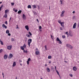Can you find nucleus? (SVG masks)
I'll return each mask as SVG.
<instances>
[{
    "mask_svg": "<svg viewBox=\"0 0 79 79\" xmlns=\"http://www.w3.org/2000/svg\"><path fill=\"white\" fill-rule=\"evenodd\" d=\"M58 22L59 24H60L61 26L62 27H64V22H61L60 20H58Z\"/></svg>",
    "mask_w": 79,
    "mask_h": 79,
    "instance_id": "1",
    "label": "nucleus"
},
{
    "mask_svg": "<svg viewBox=\"0 0 79 79\" xmlns=\"http://www.w3.org/2000/svg\"><path fill=\"white\" fill-rule=\"evenodd\" d=\"M66 46L67 47H68L70 49H73V46L70 45L69 44H66Z\"/></svg>",
    "mask_w": 79,
    "mask_h": 79,
    "instance_id": "2",
    "label": "nucleus"
},
{
    "mask_svg": "<svg viewBox=\"0 0 79 79\" xmlns=\"http://www.w3.org/2000/svg\"><path fill=\"white\" fill-rule=\"evenodd\" d=\"M31 42H32V39H29L28 40V45L29 47H30V45Z\"/></svg>",
    "mask_w": 79,
    "mask_h": 79,
    "instance_id": "3",
    "label": "nucleus"
},
{
    "mask_svg": "<svg viewBox=\"0 0 79 79\" xmlns=\"http://www.w3.org/2000/svg\"><path fill=\"white\" fill-rule=\"evenodd\" d=\"M12 47V46H8L7 47V48L8 50H11V48Z\"/></svg>",
    "mask_w": 79,
    "mask_h": 79,
    "instance_id": "4",
    "label": "nucleus"
},
{
    "mask_svg": "<svg viewBox=\"0 0 79 79\" xmlns=\"http://www.w3.org/2000/svg\"><path fill=\"white\" fill-rule=\"evenodd\" d=\"M13 54H10L9 55V57L8 58L9 59V60H10V59H11V58H13Z\"/></svg>",
    "mask_w": 79,
    "mask_h": 79,
    "instance_id": "5",
    "label": "nucleus"
},
{
    "mask_svg": "<svg viewBox=\"0 0 79 79\" xmlns=\"http://www.w3.org/2000/svg\"><path fill=\"white\" fill-rule=\"evenodd\" d=\"M64 12H65V11L64 10H63L62 11V12H61L60 16H61L63 17V16H64V15L63 14L64 13Z\"/></svg>",
    "mask_w": 79,
    "mask_h": 79,
    "instance_id": "6",
    "label": "nucleus"
},
{
    "mask_svg": "<svg viewBox=\"0 0 79 79\" xmlns=\"http://www.w3.org/2000/svg\"><path fill=\"white\" fill-rule=\"evenodd\" d=\"M23 18L24 20H26V15L24 14H23Z\"/></svg>",
    "mask_w": 79,
    "mask_h": 79,
    "instance_id": "7",
    "label": "nucleus"
},
{
    "mask_svg": "<svg viewBox=\"0 0 79 79\" xmlns=\"http://www.w3.org/2000/svg\"><path fill=\"white\" fill-rule=\"evenodd\" d=\"M76 23H75L73 26V29H76Z\"/></svg>",
    "mask_w": 79,
    "mask_h": 79,
    "instance_id": "8",
    "label": "nucleus"
},
{
    "mask_svg": "<svg viewBox=\"0 0 79 79\" xmlns=\"http://www.w3.org/2000/svg\"><path fill=\"white\" fill-rule=\"evenodd\" d=\"M25 29L27 30V31H28L29 30V26L28 25H26L25 26Z\"/></svg>",
    "mask_w": 79,
    "mask_h": 79,
    "instance_id": "9",
    "label": "nucleus"
},
{
    "mask_svg": "<svg viewBox=\"0 0 79 79\" xmlns=\"http://www.w3.org/2000/svg\"><path fill=\"white\" fill-rule=\"evenodd\" d=\"M7 55L6 54H5L4 56V59L6 60V59H7Z\"/></svg>",
    "mask_w": 79,
    "mask_h": 79,
    "instance_id": "10",
    "label": "nucleus"
},
{
    "mask_svg": "<svg viewBox=\"0 0 79 79\" xmlns=\"http://www.w3.org/2000/svg\"><path fill=\"white\" fill-rule=\"evenodd\" d=\"M31 61V58H29L27 61V63L28 65V64H29V61Z\"/></svg>",
    "mask_w": 79,
    "mask_h": 79,
    "instance_id": "11",
    "label": "nucleus"
},
{
    "mask_svg": "<svg viewBox=\"0 0 79 79\" xmlns=\"http://www.w3.org/2000/svg\"><path fill=\"white\" fill-rule=\"evenodd\" d=\"M73 71H76V70H77V68L76 67H74L73 68Z\"/></svg>",
    "mask_w": 79,
    "mask_h": 79,
    "instance_id": "12",
    "label": "nucleus"
},
{
    "mask_svg": "<svg viewBox=\"0 0 79 79\" xmlns=\"http://www.w3.org/2000/svg\"><path fill=\"white\" fill-rule=\"evenodd\" d=\"M47 71H48V73H49V72L50 71V69L49 68H47Z\"/></svg>",
    "mask_w": 79,
    "mask_h": 79,
    "instance_id": "13",
    "label": "nucleus"
},
{
    "mask_svg": "<svg viewBox=\"0 0 79 79\" xmlns=\"http://www.w3.org/2000/svg\"><path fill=\"white\" fill-rule=\"evenodd\" d=\"M8 12H9V10H5V14H7Z\"/></svg>",
    "mask_w": 79,
    "mask_h": 79,
    "instance_id": "14",
    "label": "nucleus"
},
{
    "mask_svg": "<svg viewBox=\"0 0 79 79\" xmlns=\"http://www.w3.org/2000/svg\"><path fill=\"white\" fill-rule=\"evenodd\" d=\"M15 66H16V62H14L13 63V66L14 67Z\"/></svg>",
    "mask_w": 79,
    "mask_h": 79,
    "instance_id": "15",
    "label": "nucleus"
},
{
    "mask_svg": "<svg viewBox=\"0 0 79 79\" xmlns=\"http://www.w3.org/2000/svg\"><path fill=\"white\" fill-rule=\"evenodd\" d=\"M69 35H70V36H71V37H73V34L69 32Z\"/></svg>",
    "mask_w": 79,
    "mask_h": 79,
    "instance_id": "16",
    "label": "nucleus"
},
{
    "mask_svg": "<svg viewBox=\"0 0 79 79\" xmlns=\"http://www.w3.org/2000/svg\"><path fill=\"white\" fill-rule=\"evenodd\" d=\"M56 72L57 73V74L58 75V76L60 77V74H59V72L58 71H57V70H56Z\"/></svg>",
    "mask_w": 79,
    "mask_h": 79,
    "instance_id": "17",
    "label": "nucleus"
},
{
    "mask_svg": "<svg viewBox=\"0 0 79 79\" xmlns=\"http://www.w3.org/2000/svg\"><path fill=\"white\" fill-rule=\"evenodd\" d=\"M20 48L21 50H22L24 51V48L23 46H21L20 47Z\"/></svg>",
    "mask_w": 79,
    "mask_h": 79,
    "instance_id": "18",
    "label": "nucleus"
},
{
    "mask_svg": "<svg viewBox=\"0 0 79 79\" xmlns=\"http://www.w3.org/2000/svg\"><path fill=\"white\" fill-rule=\"evenodd\" d=\"M21 12H22V11H21V10H20L18 11V14H20L21 13Z\"/></svg>",
    "mask_w": 79,
    "mask_h": 79,
    "instance_id": "19",
    "label": "nucleus"
},
{
    "mask_svg": "<svg viewBox=\"0 0 79 79\" xmlns=\"http://www.w3.org/2000/svg\"><path fill=\"white\" fill-rule=\"evenodd\" d=\"M39 51H36L35 52V53L36 55H39Z\"/></svg>",
    "mask_w": 79,
    "mask_h": 79,
    "instance_id": "20",
    "label": "nucleus"
},
{
    "mask_svg": "<svg viewBox=\"0 0 79 79\" xmlns=\"http://www.w3.org/2000/svg\"><path fill=\"white\" fill-rule=\"evenodd\" d=\"M9 32H10V31H9V30H7L6 31V34H9Z\"/></svg>",
    "mask_w": 79,
    "mask_h": 79,
    "instance_id": "21",
    "label": "nucleus"
},
{
    "mask_svg": "<svg viewBox=\"0 0 79 79\" xmlns=\"http://www.w3.org/2000/svg\"><path fill=\"white\" fill-rule=\"evenodd\" d=\"M32 6L34 8H37V6L35 5Z\"/></svg>",
    "mask_w": 79,
    "mask_h": 79,
    "instance_id": "22",
    "label": "nucleus"
},
{
    "mask_svg": "<svg viewBox=\"0 0 79 79\" xmlns=\"http://www.w3.org/2000/svg\"><path fill=\"white\" fill-rule=\"evenodd\" d=\"M28 8H31V5H29L27 6Z\"/></svg>",
    "mask_w": 79,
    "mask_h": 79,
    "instance_id": "23",
    "label": "nucleus"
},
{
    "mask_svg": "<svg viewBox=\"0 0 79 79\" xmlns=\"http://www.w3.org/2000/svg\"><path fill=\"white\" fill-rule=\"evenodd\" d=\"M48 59H51L52 58V56H49L48 57Z\"/></svg>",
    "mask_w": 79,
    "mask_h": 79,
    "instance_id": "24",
    "label": "nucleus"
},
{
    "mask_svg": "<svg viewBox=\"0 0 79 79\" xmlns=\"http://www.w3.org/2000/svg\"><path fill=\"white\" fill-rule=\"evenodd\" d=\"M23 52L26 53H27V50L25 51V50H23Z\"/></svg>",
    "mask_w": 79,
    "mask_h": 79,
    "instance_id": "25",
    "label": "nucleus"
},
{
    "mask_svg": "<svg viewBox=\"0 0 79 79\" xmlns=\"http://www.w3.org/2000/svg\"><path fill=\"white\" fill-rule=\"evenodd\" d=\"M4 18H7V14H5L4 15Z\"/></svg>",
    "mask_w": 79,
    "mask_h": 79,
    "instance_id": "26",
    "label": "nucleus"
},
{
    "mask_svg": "<svg viewBox=\"0 0 79 79\" xmlns=\"http://www.w3.org/2000/svg\"><path fill=\"white\" fill-rule=\"evenodd\" d=\"M56 40L57 41H58V42H59V41H60V39L58 38H57Z\"/></svg>",
    "mask_w": 79,
    "mask_h": 79,
    "instance_id": "27",
    "label": "nucleus"
},
{
    "mask_svg": "<svg viewBox=\"0 0 79 79\" xmlns=\"http://www.w3.org/2000/svg\"><path fill=\"white\" fill-rule=\"evenodd\" d=\"M11 40L12 42H14V41H15V39H14L13 38H12Z\"/></svg>",
    "mask_w": 79,
    "mask_h": 79,
    "instance_id": "28",
    "label": "nucleus"
},
{
    "mask_svg": "<svg viewBox=\"0 0 79 79\" xmlns=\"http://www.w3.org/2000/svg\"><path fill=\"white\" fill-rule=\"evenodd\" d=\"M23 48H26V45H25V44H24L23 45V46H22Z\"/></svg>",
    "mask_w": 79,
    "mask_h": 79,
    "instance_id": "29",
    "label": "nucleus"
},
{
    "mask_svg": "<svg viewBox=\"0 0 79 79\" xmlns=\"http://www.w3.org/2000/svg\"><path fill=\"white\" fill-rule=\"evenodd\" d=\"M1 42V45H3V42H2V41H1V42Z\"/></svg>",
    "mask_w": 79,
    "mask_h": 79,
    "instance_id": "30",
    "label": "nucleus"
},
{
    "mask_svg": "<svg viewBox=\"0 0 79 79\" xmlns=\"http://www.w3.org/2000/svg\"><path fill=\"white\" fill-rule=\"evenodd\" d=\"M65 35H62V38H63V39H65Z\"/></svg>",
    "mask_w": 79,
    "mask_h": 79,
    "instance_id": "31",
    "label": "nucleus"
},
{
    "mask_svg": "<svg viewBox=\"0 0 79 79\" xmlns=\"http://www.w3.org/2000/svg\"><path fill=\"white\" fill-rule=\"evenodd\" d=\"M51 68L52 69V70H53V69H55L53 66H51Z\"/></svg>",
    "mask_w": 79,
    "mask_h": 79,
    "instance_id": "32",
    "label": "nucleus"
},
{
    "mask_svg": "<svg viewBox=\"0 0 79 79\" xmlns=\"http://www.w3.org/2000/svg\"><path fill=\"white\" fill-rule=\"evenodd\" d=\"M59 43L60 44H62V42L61 41V40H60V41H59Z\"/></svg>",
    "mask_w": 79,
    "mask_h": 79,
    "instance_id": "33",
    "label": "nucleus"
},
{
    "mask_svg": "<svg viewBox=\"0 0 79 79\" xmlns=\"http://www.w3.org/2000/svg\"><path fill=\"white\" fill-rule=\"evenodd\" d=\"M60 2H61V4L62 5V4H63V3H62V2H63V0H60Z\"/></svg>",
    "mask_w": 79,
    "mask_h": 79,
    "instance_id": "34",
    "label": "nucleus"
},
{
    "mask_svg": "<svg viewBox=\"0 0 79 79\" xmlns=\"http://www.w3.org/2000/svg\"><path fill=\"white\" fill-rule=\"evenodd\" d=\"M76 16H74L73 18V19H76Z\"/></svg>",
    "mask_w": 79,
    "mask_h": 79,
    "instance_id": "35",
    "label": "nucleus"
},
{
    "mask_svg": "<svg viewBox=\"0 0 79 79\" xmlns=\"http://www.w3.org/2000/svg\"><path fill=\"white\" fill-rule=\"evenodd\" d=\"M2 75L3 76V78H4V77L5 76V75L4 74V73H2Z\"/></svg>",
    "mask_w": 79,
    "mask_h": 79,
    "instance_id": "36",
    "label": "nucleus"
},
{
    "mask_svg": "<svg viewBox=\"0 0 79 79\" xmlns=\"http://www.w3.org/2000/svg\"><path fill=\"white\" fill-rule=\"evenodd\" d=\"M69 76H70L71 77H73V74H69Z\"/></svg>",
    "mask_w": 79,
    "mask_h": 79,
    "instance_id": "37",
    "label": "nucleus"
},
{
    "mask_svg": "<svg viewBox=\"0 0 79 79\" xmlns=\"http://www.w3.org/2000/svg\"><path fill=\"white\" fill-rule=\"evenodd\" d=\"M29 34H30V35L31 36V35H32V34H31V32L30 31H29L28 32Z\"/></svg>",
    "mask_w": 79,
    "mask_h": 79,
    "instance_id": "38",
    "label": "nucleus"
},
{
    "mask_svg": "<svg viewBox=\"0 0 79 79\" xmlns=\"http://www.w3.org/2000/svg\"><path fill=\"white\" fill-rule=\"evenodd\" d=\"M2 52H3V49H0V53H2Z\"/></svg>",
    "mask_w": 79,
    "mask_h": 79,
    "instance_id": "39",
    "label": "nucleus"
},
{
    "mask_svg": "<svg viewBox=\"0 0 79 79\" xmlns=\"http://www.w3.org/2000/svg\"><path fill=\"white\" fill-rule=\"evenodd\" d=\"M14 4H15L14 3H11V5H12V6H13L14 5Z\"/></svg>",
    "mask_w": 79,
    "mask_h": 79,
    "instance_id": "40",
    "label": "nucleus"
},
{
    "mask_svg": "<svg viewBox=\"0 0 79 79\" xmlns=\"http://www.w3.org/2000/svg\"><path fill=\"white\" fill-rule=\"evenodd\" d=\"M5 25L4 24H2V27H5Z\"/></svg>",
    "mask_w": 79,
    "mask_h": 79,
    "instance_id": "41",
    "label": "nucleus"
},
{
    "mask_svg": "<svg viewBox=\"0 0 79 79\" xmlns=\"http://www.w3.org/2000/svg\"><path fill=\"white\" fill-rule=\"evenodd\" d=\"M40 29H42V27L41 26H40L39 27Z\"/></svg>",
    "mask_w": 79,
    "mask_h": 79,
    "instance_id": "42",
    "label": "nucleus"
},
{
    "mask_svg": "<svg viewBox=\"0 0 79 79\" xmlns=\"http://www.w3.org/2000/svg\"><path fill=\"white\" fill-rule=\"evenodd\" d=\"M5 23L6 24H8V22H7V21H6Z\"/></svg>",
    "mask_w": 79,
    "mask_h": 79,
    "instance_id": "43",
    "label": "nucleus"
},
{
    "mask_svg": "<svg viewBox=\"0 0 79 79\" xmlns=\"http://www.w3.org/2000/svg\"><path fill=\"white\" fill-rule=\"evenodd\" d=\"M8 34V35H9V36H10V35H11V34L9 33Z\"/></svg>",
    "mask_w": 79,
    "mask_h": 79,
    "instance_id": "44",
    "label": "nucleus"
},
{
    "mask_svg": "<svg viewBox=\"0 0 79 79\" xmlns=\"http://www.w3.org/2000/svg\"><path fill=\"white\" fill-rule=\"evenodd\" d=\"M17 11H18V10H15V13H16V12H17Z\"/></svg>",
    "mask_w": 79,
    "mask_h": 79,
    "instance_id": "45",
    "label": "nucleus"
},
{
    "mask_svg": "<svg viewBox=\"0 0 79 79\" xmlns=\"http://www.w3.org/2000/svg\"><path fill=\"white\" fill-rule=\"evenodd\" d=\"M51 38H52V40H53V36L52 35H51Z\"/></svg>",
    "mask_w": 79,
    "mask_h": 79,
    "instance_id": "46",
    "label": "nucleus"
},
{
    "mask_svg": "<svg viewBox=\"0 0 79 79\" xmlns=\"http://www.w3.org/2000/svg\"><path fill=\"white\" fill-rule=\"evenodd\" d=\"M65 34H67V35H68V32H66Z\"/></svg>",
    "mask_w": 79,
    "mask_h": 79,
    "instance_id": "47",
    "label": "nucleus"
},
{
    "mask_svg": "<svg viewBox=\"0 0 79 79\" xmlns=\"http://www.w3.org/2000/svg\"><path fill=\"white\" fill-rule=\"evenodd\" d=\"M4 27L5 29L7 28V27H6V26H5Z\"/></svg>",
    "mask_w": 79,
    "mask_h": 79,
    "instance_id": "48",
    "label": "nucleus"
},
{
    "mask_svg": "<svg viewBox=\"0 0 79 79\" xmlns=\"http://www.w3.org/2000/svg\"><path fill=\"white\" fill-rule=\"evenodd\" d=\"M3 5H2L0 7V8H2V7H3Z\"/></svg>",
    "mask_w": 79,
    "mask_h": 79,
    "instance_id": "49",
    "label": "nucleus"
},
{
    "mask_svg": "<svg viewBox=\"0 0 79 79\" xmlns=\"http://www.w3.org/2000/svg\"><path fill=\"white\" fill-rule=\"evenodd\" d=\"M19 63H21V62H22V60H19Z\"/></svg>",
    "mask_w": 79,
    "mask_h": 79,
    "instance_id": "50",
    "label": "nucleus"
},
{
    "mask_svg": "<svg viewBox=\"0 0 79 79\" xmlns=\"http://www.w3.org/2000/svg\"><path fill=\"white\" fill-rule=\"evenodd\" d=\"M27 37H30V35H28L27 36Z\"/></svg>",
    "mask_w": 79,
    "mask_h": 79,
    "instance_id": "51",
    "label": "nucleus"
},
{
    "mask_svg": "<svg viewBox=\"0 0 79 79\" xmlns=\"http://www.w3.org/2000/svg\"><path fill=\"white\" fill-rule=\"evenodd\" d=\"M55 70H56V71L57 70H56V66H55Z\"/></svg>",
    "mask_w": 79,
    "mask_h": 79,
    "instance_id": "52",
    "label": "nucleus"
},
{
    "mask_svg": "<svg viewBox=\"0 0 79 79\" xmlns=\"http://www.w3.org/2000/svg\"><path fill=\"white\" fill-rule=\"evenodd\" d=\"M60 30H63V29H62V28H61V27L60 28Z\"/></svg>",
    "mask_w": 79,
    "mask_h": 79,
    "instance_id": "53",
    "label": "nucleus"
},
{
    "mask_svg": "<svg viewBox=\"0 0 79 79\" xmlns=\"http://www.w3.org/2000/svg\"><path fill=\"white\" fill-rule=\"evenodd\" d=\"M78 27H79V23H78V26H77Z\"/></svg>",
    "mask_w": 79,
    "mask_h": 79,
    "instance_id": "54",
    "label": "nucleus"
},
{
    "mask_svg": "<svg viewBox=\"0 0 79 79\" xmlns=\"http://www.w3.org/2000/svg\"><path fill=\"white\" fill-rule=\"evenodd\" d=\"M51 61H49V63H50V64H51Z\"/></svg>",
    "mask_w": 79,
    "mask_h": 79,
    "instance_id": "55",
    "label": "nucleus"
},
{
    "mask_svg": "<svg viewBox=\"0 0 79 79\" xmlns=\"http://www.w3.org/2000/svg\"><path fill=\"white\" fill-rule=\"evenodd\" d=\"M73 13H75V11H73Z\"/></svg>",
    "mask_w": 79,
    "mask_h": 79,
    "instance_id": "56",
    "label": "nucleus"
},
{
    "mask_svg": "<svg viewBox=\"0 0 79 79\" xmlns=\"http://www.w3.org/2000/svg\"><path fill=\"white\" fill-rule=\"evenodd\" d=\"M1 10H2V8L0 7V11H1Z\"/></svg>",
    "mask_w": 79,
    "mask_h": 79,
    "instance_id": "57",
    "label": "nucleus"
},
{
    "mask_svg": "<svg viewBox=\"0 0 79 79\" xmlns=\"http://www.w3.org/2000/svg\"><path fill=\"white\" fill-rule=\"evenodd\" d=\"M44 47L45 48H47V46L46 45Z\"/></svg>",
    "mask_w": 79,
    "mask_h": 79,
    "instance_id": "58",
    "label": "nucleus"
},
{
    "mask_svg": "<svg viewBox=\"0 0 79 79\" xmlns=\"http://www.w3.org/2000/svg\"><path fill=\"white\" fill-rule=\"evenodd\" d=\"M37 21H38V23H39V20H38V19H37Z\"/></svg>",
    "mask_w": 79,
    "mask_h": 79,
    "instance_id": "59",
    "label": "nucleus"
},
{
    "mask_svg": "<svg viewBox=\"0 0 79 79\" xmlns=\"http://www.w3.org/2000/svg\"><path fill=\"white\" fill-rule=\"evenodd\" d=\"M69 37V35H67V37Z\"/></svg>",
    "mask_w": 79,
    "mask_h": 79,
    "instance_id": "60",
    "label": "nucleus"
},
{
    "mask_svg": "<svg viewBox=\"0 0 79 79\" xmlns=\"http://www.w3.org/2000/svg\"><path fill=\"white\" fill-rule=\"evenodd\" d=\"M45 66H47V64H45Z\"/></svg>",
    "mask_w": 79,
    "mask_h": 79,
    "instance_id": "61",
    "label": "nucleus"
},
{
    "mask_svg": "<svg viewBox=\"0 0 79 79\" xmlns=\"http://www.w3.org/2000/svg\"><path fill=\"white\" fill-rule=\"evenodd\" d=\"M1 3H2V2H0V4H1Z\"/></svg>",
    "mask_w": 79,
    "mask_h": 79,
    "instance_id": "62",
    "label": "nucleus"
},
{
    "mask_svg": "<svg viewBox=\"0 0 79 79\" xmlns=\"http://www.w3.org/2000/svg\"><path fill=\"white\" fill-rule=\"evenodd\" d=\"M64 62H65V63H67V61H65Z\"/></svg>",
    "mask_w": 79,
    "mask_h": 79,
    "instance_id": "63",
    "label": "nucleus"
},
{
    "mask_svg": "<svg viewBox=\"0 0 79 79\" xmlns=\"http://www.w3.org/2000/svg\"><path fill=\"white\" fill-rule=\"evenodd\" d=\"M15 79H18V78H17V77H16Z\"/></svg>",
    "mask_w": 79,
    "mask_h": 79,
    "instance_id": "64",
    "label": "nucleus"
}]
</instances>
